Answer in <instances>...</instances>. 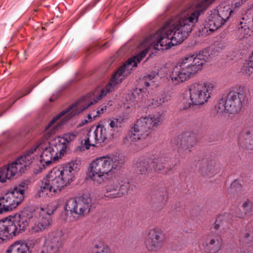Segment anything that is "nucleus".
I'll list each match as a JSON object with an SVG mask.
<instances>
[{
	"label": "nucleus",
	"instance_id": "obj_35",
	"mask_svg": "<svg viewBox=\"0 0 253 253\" xmlns=\"http://www.w3.org/2000/svg\"><path fill=\"white\" fill-rule=\"evenodd\" d=\"M214 110L217 114H221L223 113H227L226 107V101L225 99H220L214 107Z\"/></svg>",
	"mask_w": 253,
	"mask_h": 253
},
{
	"label": "nucleus",
	"instance_id": "obj_33",
	"mask_svg": "<svg viewBox=\"0 0 253 253\" xmlns=\"http://www.w3.org/2000/svg\"><path fill=\"white\" fill-rule=\"evenodd\" d=\"M216 10V11H218V14L221 17L224 22L228 20L232 12V10L228 7L225 6H219Z\"/></svg>",
	"mask_w": 253,
	"mask_h": 253
},
{
	"label": "nucleus",
	"instance_id": "obj_30",
	"mask_svg": "<svg viewBox=\"0 0 253 253\" xmlns=\"http://www.w3.org/2000/svg\"><path fill=\"white\" fill-rule=\"evenodd\" d=\"M49 147L52 148L54 153L58 155V153L61 154L62 152H64L66 150L67 144H65V141H63L62 139H58L50 143Z\"/></svg>",
	"mask_w": 253,
	"mask_h": 253
},
{
	"label": "nucleus",
	"instance_id": "obj_15",
	"mask_svg": "<svg viewBox=\"0 0 253 253\" xmlns=\"http://www.w3.org/2000/svg\"><path fill=\"white\" fill-rule=\"evenodd\" d=\"M81 165V161L76 159L63 165L58 169H53L67 186L74 180V174L80 169Z\"/></svg>",
	"mask_w": 253,
	"mask_h": 253
},
{
	"label": "nucleus",
	"instance_id": "obj_18",
	"mask_svg": "<svg viewBox=\"0 0 253 253\" xmlns=\"http://www.w3.org/2000/svg\"><path fill=\"white\" fill-rule=\"evenodd\" d=\"M94 142L96 144H100L107 140H112L114 135L110 129L107 124L102 123H99L93 133Z\"/></svg>",
	"mask_w": 253,
	"mask_h": 253
},
{
	"label": "nucleus",
	"instance_id": "obj_42",
	"mask_svg": "<svg viewBox=\"0 0 253 253\" xmlns=\"http://www.w3.org/2000/svg\"><path fill=\"white\" fill-rule=\"evenodd\" d=\"M107 109V106H104L101 108L98 109L96 111L95 115H93V117L96 118V119L100 116V115L104 113V111Z\"/></svg>",
	"mask_w": 253,
	"mask_h": 253
},
{
	"label": "nucleus",
	"instance_id": "obj_47",
	"mask_svg": "<svg viewBox=\"0 0 253 253\" xmlns=\"http://www.w3.org/2000/svg\"><path fill=\"white\" fill-rule=\"evenodd\" d=\"M237 185H239L240 187L241 186V184H239V182L237 180H236L231 183V187L232 188H235Z\"/></svg>",
	"mask_w": 253,
	"mask_h": 253
},
{
	"label": "nucleus",
	"instance_id": "obj_41",
	"mask_svg": "<svg viewBox=\"0 0 253 253\" xmlns=\"http://www.w3.org/2000/svg\"><path fill=\"white\" fill-rule=\"evenodd\" d=\"M161 158H164L165 160L164 163H163V165L164 166L165 165H168L169 168H170L169 171L172 170L173 165L171 163L170 158L166 157H161Z\"/></svg>",
	"mask_w": 253,
	"mask_h": 253
},
{
	"label": "nucleus",
	"instance_id": "obj_13",
	"mask_svg": "<svg viewBox=\"0 0 253 253\" xmlns=\"http://www.w3.org/2000/svg\"><path fill=\"white\" fill-rule=\"evenodd\" d=\"M243 89L238 91H231L226 96V107L229 114H236L241 110L246 97Z\"/></svg>",
	"mask_w": 253,
	"mask_h": 253
},
{
	"label": "nucleus",
	"instance_id": "obj_45",
	"mask_svg": "<svg viewBox=\"0 0 253 253\" xmlns=\"http://www.w3.org/2000/svg\"><path fill=\"white\" fill-rule=\"evenodd\" d=\"M89 121H88L87 119H84L82 120V122L79 124L78 126L79 127H82L84 125H87V124L89 123Z\"/></svg>",
	"mask_w": 253,
	"mask_h": 253
},
{
	"label": "nucleus",
	"instance_id": "obj_54",
	"mask_svg": "<svg viewBox=\"0 0 253 253\" xmlns=\"http://www.w3.org/2000/svg\"><path fill=\"white\" fill-rule=\"evenodd\" d=\"M50 101H52V100L51 99V98L50 99Z\"/></svg>",
	"mask_w": 253,
	"mask_h": 253
},
{
	"label": "nucleus",
	"instance_id": "obj_2",
	"mask_svg": "<svg viewBox=\"0 0 253 253\" xmlns=\"http://www.w3.org/2000/svg\"><path fill=\"white\" fill-rule=\"evenodd\" d=\"M124 164V160L118 154L108 155L96 159L90 164L87 173L95 184H102L106 175L116 172Z\"/></svg>",
	"mask_w": 253,
	"mask_h": 253
},
{
	"label": "nucleus",
	"instance_id": "obj_24",
	"mask_svg": "<svg viewBox=\"0 0 253 253\" xmlns=\"http://www.w3.org/2000/svg\"><path fill=\"white\" fill-rule=\"evenodd\" d=\"M154 160L151 158L139 160L136 163V171L141 174H146L153 169Z\"/></svg>",
	"mask_w": 253,
	"mask_h": 253
},
{
	"label": "nucleus",
	"instance_id": "obj_8",
	"mask_svg": "<svg viewBox=\"0 0 253 253\" xmlns=\"http://www.w3.org/2000/svg\"><path fill=\"white\" fill-rule=\"evenodd\" d=\"M65 186L67 185L64 181L53 169L41 181L37 195L39 197H45L46 196L49 197L58 191H60Z\"/></svg>",
	"mask_w": 253,
	"mask_h": 253
},
{
	"label": "nucleus",
	"instance_id": "obj_11",
	"mask_svg": "<svg viewBox=\"0 0 253 253\" xmlns=\"http://www.w3.org/2000/svg\"><path fill=\"white\" fill-rule=\"evenodd\" d=\"M91 200L87 194L69 199L64 207L65 210L79 215H84L89 211Z\"/></svg>",
	"mask_w": 253,
	"mask_h": 253
},
{
	"label": "nucleus",
	"instance_id": "obj_25",
	"mask_svg": "<svg viewBox=\"0 0 253 253\" xmlns=\"http://www.w3.org/2000/svg\"><path fill=\"white\" fill-rule=\"evenodd\" d=\"M209 25L210 26V31H213L220 28L225 22L222 19L221 17L218 14V11L216 9L211 11V14L209 16Z\"/></svg>",
	"mask_w": 253,
	"mask_h": 253
},
{
	"label": "nucleus",
	"instance_id": "obj_3",
	"mask_svg": "<svg viewBox=\"0 0 253 253\" xmlns=\"http://www.w3.org/2000/svg\"><path fill=\"white\" fill-rule=\"evenodd\" d=\"M97 93L95 91L90 92L80 98L75 103L67 108L65 110L62 111L56 117L53 118L45 127L44 132V137L48 139L55 133L57 126L53 125L61 117L66 114L68 115L64 118L65 121L67 122L73 117L82 113L89 106L96 103L99 100L97 98Z\"/></svg>",
	"mask_w": 253,
	"mask_h": 253
},
{
	"label": "nucleus",
	"instance_id": "obj_48",
	"mask_svg": "<svg viewBox=\"0 0 253 253\" xmlns=\"http://www.w3.org/2000/svg\"><path fill=\"white\" fill-rule=\"evenodd\" d=\"M33 87L31 88H30L26 92H25L22 95H21L20 96H19L18 99L20 98V97H22V96H24L28 94H29L32 90V89H33Z\"/></svg>",
	"mask_w": 253,
	"mask_h": 253
},
{
	"label": "nucleus",
	"instance_id": "obj_34",
	"mask_svg": "<svg viewBox=\"0 0 253 253\" xmlns=\"http://www.w3.org/2000/svg\"><path fill=\"white\" fill-rule=\"evenodd\" d=\"M170 99V97L165 93L160 94L153 99L152 105L154 107H158L162 105Z\"/></svg>",
	"mask_w": 253,
	"mask_h": 253
},
{
	"label": "nucleus",
	"instance_id": "obj_55",
	"mask_svg": "<svg viewBox=\"0 0 253 253\" xmlns=\"http://www.w3.org/2000/svg\"><path fill=\"white\" fill-rule=\"evenodd\" d=\"M3 213V212H0V214H2V213Z\"/></svg>",
	"mask_w": 253,
	"mask_h": 253
},
{
	"label": "nucleus",
	"instance_id": "obj_37",
	"mask_svg": "<svg viewBox=\"0 0 253 253\" xmlns=\"http://www.w3.org/2000/svg\"><path fill=\"white\" fill-rule=\"evenodd\" d=\"M241 70L243 74L248 76H251L253 74V63L250 60L248 62L244 64Z\"/></svg>",
	"mask_w": 253,
	"mask_h": 253
},
{
	"label": "nucleus",
	"instance_id": "obj_4",
	"mask_svg": "<svg viewBox=\"0 0 253 253\" xmlns=\"http://www.w3.org/2000/svg\"><path fill=\"white\" fill-rule=\"evenodd\" d=\"M207 57L203 53L188 54L179 61L180 70H174L170 78L174 84L183 83L195 75L206 63Z\"/></svg>",
	"mask_w": 253,
	"mask_h": 253
},
{
	"label": "nucleus",
	"instance_id": "obj_52",
	"mask_svg": "<svg viewBox=\"0 0 253 253\" xmlns=\"http://www.w3.org/2000/svg\"><path fill=\"white\" fill-rule=\"evenodd\" d=\"M137 91H139V92H141V89H139V90H135V92H137Z\"/></svg>",
	"mask_w": 253,
	"mask_h": 253
},
{
	"label": "nucleus",
	"instance_id": "obj_23",
	"mask_svg": "<svg viewBox=\"0 0 253 253\" xmlns=\"http://www.w3.org/2000/svg\"><path fill=\"white\" fill-rule=\"evenodd\" d=\"M27 241H17L11 244L7 249L6 253H30Z\"/></svg>",
	"mask_w": 253,
	"mask_h": 253
},
{
	"label": "nucleus",
	"instance_id": "obj_19",
	"mask_svg": "<svg viewBox=\"0 0 253 253\" xmlns=\"http://www.w3.org/2000/svg\"><path fill=\"white\" fill-rule=\"evenodd\" d=\"M53 151V149L49 146L43 148L40 160L42 167L41 168L42 169L50 167L54 162L58 160V156L56 155Z\"/></svg>",
	"mask_w": 253,
	"mask_h": 253
},
{
	"label": "nucleus",
	"instance_id": "obj_1",
	"mask_svg": "<svg viewBox=\"0 0 253 253\" xmlns=\"http://www.w3.org/2000/svg\"><path fill=\"white\" fill-rule=\"evenodd\" d=\"M163 120V117L161 114L149 115L137 120L130 136L132 144L136 147V150H141L148 146L153 132Z\"/></svg>",
	"mask_w": 253,
	"mask_h": 253
},
{
	"label": "nucleus",
	"instance_id": "obj_26",
	"mask_svg": "<svg viewBox=\"0 0 253 253\" xmlns=\"http://www.w3.org/2000/svg\"><path fill=\"white\" fill-rule=\"evenodd\" d=\"M107 124L109 126L110 129L115 135L119 131V129L121 128L123 125L124 119L122 117H112L107 119Z\"/></svg>",
	"mask_w": 253,
	"mask_h": 253
},
{
	"label": "nucleus",
	"instance_id": "obj_50",
	"mask_svg": "<svg viewBox=\"0 0 253 253\" xmlns=\"http://www.w3.org/2000/svg\"><path fill=\"white\" fill-rule=\"evenodd\" d=\"M96 111L95 110H93L92 111V112L90 113V114H91L92 116L93 117V115H95L96 114V113H95Z\"/></svg>",
	"mask_w": 253,
	"mask_h": 253
},
{
	"label": "nucleus",
	"instance_id": "obj_17",
	"mask_svg": "<svg viewBox=\"0 0 253 253\" xmlns=\"http://www.w3.org/2000/svg\"><path fill=\"white\" fill-rule=\"evenodd\" d=\"M63 246L62 237L55 234L44 241L41 253H59Z\"/></svg>",
	"mask_w": 253,
	"mask_h": 253
},
{
	"label": "nucleus",
	"instance_id": "obj_40",
	"mask_svg": "<svg viewBox=\"0 0 253 253\" xmlns=\"http://www.w3.org/2000/svg\"><path fill=\"white\" fill-rule=\"evenodd\" d=\"M242 208L246 213H251L253 208L252 203L249 199H247L242 205Z\"/></svg>",
	"mask_w": 253,
	"mask_h": 253
},
{
	"label": "nucleus",
	"instance_id": "obj_6",
	"mask_svg": "<svg viewBox=\"0 0 253 253\" xmlns=\"http://www.w3.org/2000/svg\"><path fill=\"white\" fill-rule=\"evenodd\" d=\"M37 146L31 148L24 155L17 159L14 162L1 168L0 170V182L4 183L17 174L24 173L34 159V153Z\"/></svg>",
	"mask_w": 253,
	"mask_h": 253
},
{
	"label": "nucleus",
	"instance_id": "obj_49",
	"mask_svg": "<svg viewBox=\"0 0 253 253\" xmlns=\"http://www.w3.org/2000/svg\"><path fill=\"white\" fill-rule=\"evenodd\" d=\"M250 60L253 63V51L252 52V55L250 57Z\"/></svg>",
	"mask_w": 253,
	"mask_h": 253
},
{
	"label": "nucleus",
	"instance_id": "obj_7",
	"mask_svg": "<svg viewBox=\"0 0 253 253\" xmlns=\"http://www.w3.org/2000/svg\"><path fill=\"white\" fill-rule=\"evenodd\" d=\"M25 215L21 211L10 220L0 222V239L6 240L24 231L27 225Z\"/></svg>",
	"mask_w": 253,
	"mask_h": 253
},
{
	"label": "nucleus",
	"instance_id": "obj_10",
	"mask_svg": "<svg viewBox=\"0 0 253 253\" xmlns=\"http://www.w3.org/2000/svg\"><path fill=\"white\" fill-rule=\"evenodd\" d=\"M213 88V84L209 82H196L190 84L189 88L190 104L200 105L207 102Z\"/></svg>",
	"mask_w": 253,
	"mask_h": 253
},
{
	"label": "nucleus",
	"instance_id": "obj_43",
	"mask_svg": "<svg viewBox=\"0 0 253 253\" xmlns=\"http://www.w3.org/2000/svg\"><path fill=\"white\" fill-rule=\"evenodd\" d=\"M248 214H249L246 213L245 211H242L240 209L238 210L236 212V217L241 219H243Z\"/></svg>",
	"mask_w": 253,
	"mask_h": 253
},
{
	"label": "nucleus",
	"instance_id": "obj_46",
	"mask_svg": "<svg viewBox=\"0 0 253 253\" xmlns=\"http://www.w3.org/2000/svg\"><path fill=\"white\" fill-rule=\"evenodd\" d=\"M96 119V118L93 117L92 116L91 114H88L87 115V120L89 121V122H90V123L92 122L93 121L95 120Z\"/></svg>",
	"mask_w": 253,
	"mask_h": 253
},
{
	"label": "nucleus",
	"instance_id": "obj_31",
	"mask_svg": "<svg viewBox=\"0 0 253 253\" xmlns=\"http://www.w3.org/2000/svg\"><path fill=\"white\" fill-rule=\"evenodd\" d=\"M90 253H112L110 247L103 243L95 244L92 248Z\"/></svg>",
	"mask_w": 253,
	"mask_h": 253
},
{
	"label": "nucleus",
	"instance_id": "obj_5",
	"mask_svg": "<svg viewBox=\"0 0 253 253\" xmlns=\"http://www.w3.org/2000/svg\"><path fill=\"white\" fill-rule=\"evenodd\" d=\"M56 209V206L53 204H49L45 208H38L34 211L29 208L24 209L21 212L22 214H25L26 229L30 222H34V225L29 229L31 234H35L47 230L52 222L51 215Z\"/></svg>",
	"mask_w": 253,
	"mask_h": 253
},
{
	"label": "nucleus",
	"instance_id": "obj_51",
	"mask_svg": "<svg viewBox=\"0 0 253 253\" xmlns=\"http://www.w3.org/2000/svg\"><path fill=\"white\" fill-rule=\"evenodd\" d=\"M165 201V197H162L161 198V202L163 203Z\"/></svg>",
	"mask_w": 253,
	"mask_h": 253
},
{
	"label": "nucleus",
	"instance_id": "obj_27",
	"mask_svg": "<svg viewBox=\"0 0 253 253\" xmlns=\"http://www.w3.org/2000/svg\"><path fill=\"white\" fill-rule=\"evenodd\" d=\"M232 219V215L229 213H224L218 215L214 223V228L218 229L220 227L230 223Z\"/></svg>",
	"mask_w": 253,
	"mask_h": 253
},
{
	"label": "nucleus",
	"instance_id": "obj_28",
	"mask_svg": "<svg viewBox=\"0 0 253 253\" xmlns=\"http://www.w3.org/2000/svg\"><path fill=\"white\" fill-rule=\"evenodd\" d=\"M122 183H119L120 185L118 193H115L114 194H110L109 196H111L112 198H116L122 197L123 195L127 194L130 191L132 190V185L128 181L121 182Z\"/></svg>",
	"mask_w": 253,
	"mask_h": 253
},
{
	"label": "nucleus",
	"instance_id": "obj_39",
	"mask_svg": "<svg viewBox=\"0 0 253 253\" xmlns=\"http://www.w3.org/2000/svg\"><path fill=\"white\" fill-rule=\"evenodd\" d=\"M89 132L90 131L85 135L84 138L81 141V145L84 147L86 149H88L91 145L94 146V144L91 143V141L90 140L91 135Z\"/></svg>",
	"mask_w": 253,
	"mask_h": 253
},
{
	"label": "nucleus",
	"instance_id": "obj_9",
	"mask_svg": "<svg viewBox=\"0 0 253 253\" xmlns=\"http://www.w3.org/2000/svg\"><path fill=\"white\" fill-rule=\"evenodd\" d=\"M26 188L24 185L19 184L0 197V212H6L16 208L23 200Z\"/></svg>",
	"mask_w": 253,
	"mask_h": 253
},
{
	"label": "nucleus",
	"instance_id": "obj_29",
	"mask_svg": "<svg viewBox=\"0 0 253 253\" xmlns=\"http://www.w3.org/2000/svg\"><path fill=\"white\" fill-rule=\"evenodd\" d=\"M154 160V165L153 168L158 173L162 174H167L169 172L170 168L168 165H163V163H164L165 160L164 158L158 157L157 158L153 159Z\"/></svg>",
	"mask_w": 253,
	"mask_h": 253
},
{
	"label": "nucleus",
	"instance_id": "obj_44",
	"mask_svg": "<svg viewBox=\"0 0 253 253\" xmlns=\"http://www.w3.org/2000/svg\"><path fill=\"white\" fill-rule=\"evenodd\" d=\"M244 237L248 241H251L253 239V234L250 233H246L244 235Z\"/></svg>",
	"mask_w": 253,
	"mask_h": 253
},
{
	"label": "nucleus",
	"instance_id": "obj_16",
	"mask_svg": "<svg viewBox=\"0 0 253 253\" xmlns=\"http://www.w3.org/2000/svg\"><path fill=\"white\" fill-rule=\"evenodd\" d=\"M253 27V16L248 17V16L243 17L238 25V28L235 31V36L236 39L243 41L247 39L253 35L252 28Z\"/></svg>",
	"mask_w": 253,
	"mask_h": 253
},
{
	"label": "nucleus",
	"instance_id": "obj_53",
	"mask_svg": "<svg viewBox=\"0 0 253 253\" xmlns=\"http://www.w3.org/2000/svg\"><path fill=\"white\" fill-rule=\"evenodd\" d=\"M42 29H44V30H46V29H45V27H42Z\"/></svg>",
	"mask_w": 253,
	"mask_h": 253
},
{
	"label": "nucleus",
	"instance_id": "obj_36",
	"mask_svg": "<svg viewBox=\"0 0 253 253\" xmlns=\"http://www.w3.org/2000/svg\"><path fill=\"white\" fill-rule=\"evenodd\" d=\"M157 75V73L153 72L150 74L144 77L142 79V82H143L145 86L146 87H149L153 85L155 83L154 79Z\"/></svg>",
	"mask_w": 253,
	"mask_h": 253
},
{
	"label": "nucleus",
	"instance_id": "obj_14",
	"mask_svg": "<svg viewBox=\"0 0 253 253\" xmlns=\"http://www.w3.org/2000/svg\"><path fill=\"white\" fill-rule=\"evenodd\" d=\"M171 142L177 149L178 153L183 154L187 150L190 152V149L196 145L197 140L195 133L186 132L174 138Z\"/></svg>",
	"mask_w": 253,
	"mask_h": 253
},
{
	"label": "nucleus",
	"instance_id": "obj_12",
	"mask_svg": "<svg viewBox=\"0 0 253 253\" xmlns=\"http://www.w3.org/2000/svg\"><path fill=\"white\" fill-rule=\"evenodd\" d=\"M166 236L164 231L159 228L150 229L145 236L144 244L150 252H157L165 246Z\"/></svg>",
	"mask_w": 253,
	"mask_h": 253
},
{
	"label": "nucleus",
	"instance_id": "obj_20",
	"mask_svg": "<svg viewBox=\"0 0 253 253\" xmlns=\"http://www.w3.org/2000/svg\"><path fill=\"white\" fill-rule=\"evenodd\" d=\"M216 166L215 161L205 158L200 162L199 168L203 176H212L216 172Z\"/></svg>",
	"mask_w": 253,
	"mask_h": 253
},
{
	"label": "nucleus",
	"instance_id": "obj_32",
	"mask_svg": "<svg viewBox=\"0 0 253 253\" xmlns=\"http://www.w3.org/2000/svg\"><path fill=\"white\" fill-rule=\"evenodd\" d=\"M119 181L118 179H115L108 184L106 188V194L105 195V197L112 199L111 196H109L110 194H114L115 193H118V190L119 187Z\"/></svg>",
	"mask_w": 253,
	"mask_h": 253
},
{
	"label": "nucleus",
	"instance_id": "obj_38",
	"mask_svg": "<svg viewBox=\"0 0 253 253\" xmlns=\"http://www.w3.org/2000/svg\"><path fill=\"white\" fill-rule=\"evenodd\" d=\"M78 132L77 131H73L64 134L62 138L63 141H65V144L70 143L74 140L77 137Z\"/></svg>",
	"mask_w": 253,
	"mask_h": 253
},
{
	"label": "nucleus",
	"instance_id": "obj_21",
	"mask_svg": "<svg viewBox=\"0 0 253 253\" xmlns=\"http://www.w3.org/2000/svg\"><path fill=\"white\" fill-rule=\"evenodd\" d=\"M221 238L218 235H209L203 244L209 253H215L220 249Z\"/></svg>",
	"mask_w": 253,
	"mask_h": 253
},
{
	"label": "nucleus",
	"instance_id": "obj_22",
	"mask_svg": "<svg viewBox=\"0 0 253 253\" xmlns=\"http://www.w3.org/2000/svg\"><path fill=\"white\" fill-rule=\"evenodd\" d=\"M239 141L245 149L253 150V129H246L240 133Z\"/></svg>",
	"mask_w": 253,
	"mask_h": 253
}]
</instances>
